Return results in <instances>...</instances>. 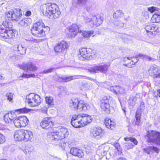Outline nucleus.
Returning a JSON list of instances; mask_svg holds the SVG:
<instances>
[{"label":"nucleus","mask_w":160,"mask_h":160,"mask_svg":"<svg viewBox=\"0 0 160 160\" xmlns=\"http://www.w3.org/2000/svg\"><path fill=\"white\" fill-rule=\"evenodd\" d=\"M40 8L43 14L51 19L58 18L61 14L58 6L56 4L48 3L41 5Z\"/></svg>","instance_id":"obj_1"},{"label":"nucleus","mask_w":160,"mask_h":160,"mask_svg":"<svg viewBox=\"0 0 160 160\" xmlns=\"http://www.w3.org/2000/svg\"><path fill=\"white\" fill-rule=\"evenodd\" d=\"M68 134L66 128L59 127L54 128L52 131L48 133V136L52 141H57L64 138Z\"/></svg>","instance_id":"obj_2"},{"label":"nucleus","mask_w":160,"mask_h":160,"mask_svg":"<svg viewBox=\"0 0 160 160\" xmlns=\"http://www.w3.org/2000/svg\"><path fill=\"white\" fill-rule=\"evenodd\" d=\"M145 137L148 142L160 145V132L153 130L148 132Z\"/></svg>","instance_id":"obj_3"},{"label":"nucleus","mask_w":160,"mask_h":160,"mask_svg":"<svg viewBox=\"0 0 160 160\" xmlns=\"http://www.w3.org/2000/svg\"><path fill=\"white\" fill-rule=\"evenodd\" d=\"M92 52V50L90 48H81L79 49L78 58L80 60L82 61L91 59L93 55Z\"/></svg>","instance_id":"obj_4"},{"label":"nucleus","mask_w":160,"mask_h":160,"mask_svg":"<svg viewBox=\"0 0 160 160\" xmlns=\"http://www.w3.org/2000/svg\"><path fill=\"white\" fill-rule=\"evenodd\" d=\"M22 17L21 11L19 8L12 10L6 13V17L10 21H18Z\"/></svg>","instance_id":"obj_5"},{"label":"nucleus","mask_w":160,"mask_h":160,"mask_svg":"<svg viewBox=\"0 0 160 160\" xmlns=\"http://www.w3.org/2000/svg\"><path fill=\"white\" fill-rule=\"evenodd\" d=\"M15 33L12 30L5 29L2 26L0 27V37L2 40L10 39L14 38Z\"/></svg>","instance_id":"obj_6"},{"label":"nucleus","mask_w":160,"mask_h":160,"mask_svg":"<svg viewBox=\"0 0 160 160\" xmlns=\"http://www.w3.org/2000/svg\"><path fill=\"white\" fill-rule=\"evenodd\" d=\"M28 102L29 106L36 107L39 105L41 102V99L39 95L34 93H30L27 96Z\"/></svg>","instance_id":"obj_7"},{"label":"nucleus","mask_w":160,"mask_h":160,"mask_svg":"<svg viewBox=\"0 0 160 160\" xmlns=\"http://www.w3.org/2000/svg\"><path fill=\"white\" fill-rule=\"evenodd\" d=\"M18 67L28 73L35 72L38 69L37 67L31 62L27 64L23 63L22 65H18Z\"/></svg>","instance_id":"obj_8"},{"label":"nucleus","mask_w":160,"mask_h":160,"mask_svg":"<svg viewBox=\"0 0 160 160\" xmlns=\"http://www.w3.org/2000/svg\"><path fill=\"white\" fill-rule=\"evenodd\" d=\"M68 48L67 42L64 41L58 42L54 47V50L57 53H64Z\"/></svg>","instance_id":"obj_9"},{"label":"nucleus","mask_w":160,"mask_h":160,"mask_svg":"<svg viewBox=\"0 0 160 160\" xmlns=\"http://www.w3.org/2000/svg\"><path fill=\"white\" fill-rule=\"evenodd\" d=\"M81 26L73 24L70 26L68 28L69 35L71 38H74L78 33L82 32Z\"/></svg>","instance_id":"obj_10"},{"label":"nucleus","mask_w":160,"mask_h":160,"mask_svg":"<svg viewBox=\"0 0 160 160\" xmlns=\"http://www.w3.org/2000/svg\"><path fill=\"white\" fill-rule=\"evenodd\" d=\"M90 134L92 137L99 139L103 137L104 132L101 128H95L91 130Z\"/></svg>","instance_id":"obj_11"},{"label":"nucleus","mask_w":160,"mask_h":160,"mask_svg":"<svg viewBox=\"0 0 160 160\" xmlns=\"http://www.w3.org/2000/svg\"><path fill=\"white\" fill-rule=\"evenodd\" d=\"M109 66L108 65L104 64L99 66H95L90 68L89 70L91 72H93L96 73L100 72L105 73L108 72Z\"/></svg>","instance_id":"obj_12"},{"label":"nucleus","mask_w":160,"mask_h":160,"mask_svg":"<svg viewBox=\"0 0 160 160\" xmlns=\"http://www.w3.org/2000/svg\"><path fill=\"white\" fill-rule=\"evenodd\" d=\"M138 57L141 58L145 60H147L148 61L151 60L153 61L155 60V59L154 58H152L148 56L140 53L138 55H136L135 58H132V61L130 62V65H129L128 63L127 65H125L129 66L132 65L136 63H137L138 60Z\"/></svg>","instance_id":"obj_13"},{"label":"nucleus","mask_w":160,"mask_h":160,"mask_svg":"<svg viewBox=\"0 0 160 160\" xmlns=\"http://www.w3.org/2000/svg\"><path fill=\"white\" fill-rule=\"evenodd\" d=\"M145 29L147 32V35L149 37L152 38L155 36V32L156 29L154 25L148 23L145 25Z\"/></svg>","instance_id":"obj_14"},{"label":"nucleus","mask_w":160,"mask_h":160,"mask_svg":"<svg viewBox=\"0 0 160 160\" xmlns=\"http://www.w3.org/2000/svg\"><path fill=\"white\" fill-rule=\"evenodd\" d=\"M79 117L81 120L82 126L84 127L90 123L92 120V118L91 116L84 113H81L79 114Z\"/></svg>","instance_id":"obj_15"},{"label":"nucleus","mask_w":160,"mask_h":160,"mask_svg":"<svg viewBox=\"0 0 160 160\" xmlns=\"http://www.w3.org/2000/svg\"><path fill=\"white\" fill-rule=\"evenodd\" d=\"M79 114L73 116L71 121L72 125L75 128H78L82 126V124Z\"/></svg>","instance_id":"obj_16"},{"label":"nucleus","mask_w":160,"mask_h":160,"mask_svg":"<svg viewBox=\"0 0 160 160\" xmlns=\"http://www.w3.org/2000/svg\"><path fill=\"white\" fill-rule=\"evenodd\" d=\"M53 122L51 118H45L43 119L41 122L40 125L42 127L45 129H48L53 126Z\"/></svg>","instance_id":"obj_17"},{"label":"nucleus","mask_w":160,"mask_h":160,"mask_svg":"<svg viewBox=\"0 0 160 160\" xmlns=\"http://www.w3.org/2000/svg\"><path fill=\"white\" fill-rule=\"evenodd\" d=\"M144 104L142 102L141 104L140 108H138L136 113V122L135 124L138 126H139L141 122L140 118L141 116V113L144 109Z\"/></svg>","instance_id":"obj_18"},{"label":"nucleus","mask_w":160,"mask_h":160,"mask_svg":"<svg viewBox=\"0 0 160 160\" xmlns=\"http://www.w3.org/2000/svg\"><path fill=\"white\" fill-rule=\"evenodd\" d=\"M14 49L18 54L23 55L26 53L27 48L24 45L20 44L15 45Z\"/></svg>","instance_id":"obj_19"},{"label":"nucleus","mask_w":160,"mask_h":160,"mask_svg":"<svg viewBox=\"0 0 160 160\" xmlns=\"http://www.w3.org/2000/svg\"><path fill=\"white\" fill-rule=\"evenodd\" d=\"M70 153L72 155L79 158H82L84 156V153L82 150L77 148H72L70 150Z\"/></svg>","instance_id":"obj_20"},{"label":"nucleus","mask_w":160,"mask_h":160,"mask_svg":"<svg viewBox=\"0 0 160 160\" xmlns=\"http://www.w3.org/2000/svg\"><path fill=\"white\" fill-rule=\"evenodd\" d=\"M31 32L34 36L38 37H42L45 35V32L43 28H32Z\"/></svg>","instance_id":"obj_21"},{"label":"nucleus","mask_w":160,"mask_h":160,"mask_svg":"<svg viewBox=\"0 0 160 160\" xmlns=\"http://www.w3.org/2000/svg\"><path fill=\"white\" fill-rule=\"evenodd\" d=\"M148 72L150 75L154 78H160V72H158V68L154 66H151L148 70Z\"/></svg>","instance_id":"obj_22"},{"label":"nucleus","mask_w":160,"mask_h":160,"mask_svg":"<svg viewBox=\"0 0 160 160\" xmlns=\"http://www.w3.org/2000/svg\"><path fill=\"white\" fill-rule=\"evenodd\" d=\"M83 77L84 76L80 75H74L68 77H63L62 78H59L58 80L59 81H62L63 82H68L75 79L81 78Z\"/></svg>","instance_id":"obj_23"},{"label":"nucleus","mask_w":160,"mask_h":160,"mask_svg":"<svg viewBox=\"0 0 160 160\" xmlns=\"http://www.w3.org/2000/svg\"><path fill=\"white\" fill-rule=\"evenodd\" d=\"M16 117L14 112H11L6 113L4 116V120L7 123H8L12 120H14Z\"/></svg>","instance_id":"obj_24"},{"label":"nucleus","mask_w":160,"mask_h":160,"mask_svg":"<svg viewBox=\"0 0 160 160\" xmlns=\"http://www.w3.org/2000/svg\"><path fill=\"white\" fill-rule=\"evenodd\" d=\"M110 89L111 90L116 94H123L126 92L125 89L120 86H116L114 87H112Z\"/></svg>","instance_id":"obj_25"},{"label":"nucleus","mask_w":160,"mask_h":160,"mask_svg":"<svg viewBox=\"0 0 160 160\" xmlns=\"http://www.w3.org/2000/svg\"><path fill=\"white\" fill-rule=\"evenodd\" d=\"M16 140L24 141V130H20L16 131L14 134Z\"/></svg>","instance_id":"obj_26"},{"label":"nucleus","mask_w":160,"mask_h":160,"mask_svg":"<svg viewBox=\"0 0 160 160\" xmlns=\"http://www.w3.org/2000/svg\"><path fill=\"white\" fill-rule=\"evenodd\" d=\"M102 20L101 17L96 16H93L92 19V25L90 24L92 26H98L102 24Z\"/></svg>","instance_id":"obj_27"},{"label":"nucleus","mask_w":160,"mask_h":160,"mask_svg":"<svg viewBox=\"0 0 160 160\" xmlns=\"http://www.w3.org/2000/svg\"><path fill=\"white\" fill-rule=\"evenodd\" d=\"M78 104L77 110L80 111L82 110L86 111L90 108V106L88 104H86L83 101H79Z\"/></svg>","instance_id":"obj_28"},{"label":"nucleus","mask_w":160,"mask_h":160,"mask_svg":"<svg viewBox=\"0 0 160 160\" xmlns=\"http://www.w3.org/2000/svg\"><path fill=\"white\" fill-rule=\"evenodd\" d=\"M33 137L32 132L29 130H24V141L27 142L31 140Z\"/></svg>","instance_id":"obj_29"},{"label":"nucleus","mask_w":160,"mask_h":160,"mask_svg":"<svg viewBox=\"0 0 160 160\" xmlns=\"http://www.w3.org/2000/svg\"><path fill=\"white\" fill-rule=\"evenodd\" d=\"M104 123L106 127L111 129H113L115 126V123L109 118H106L104 121Z\"/></svg>","instance_id":"obj_30"},{"label":"nucleus","mask_w":160,"mask_h":160,"mask_svg":"<svg viewBox=\"0 0 160 160\" xmlns=\"http://www.w3.org/2000/svg\"><path fill=\"white\" fill-rule=\"evenodd\" d=\"M79 103V100L77 99H72L69 102V106L73 110H76L77 109L78 105Z\"/></svg>","instance_id":"obj_31"},{"label":"nucleus","mask_w":160,"mask_h":160,"mask_svg":"<svg viewBox=\"0 0 160 160\" xmlns=\"http://www.w3.org/2000/svg\"><path fill=\"white\" fill-rule=\"evenodd\" d=\"M32 23V20L29 18H24L20 20L19 24L22 26L26 27Z\"/></svg>","instance_id":"obj_32"},{"label":"nucleus","mask_w":160,"mask_h":160,"mask_svg":"<svg viewBox=\"0 0 160 160\" xmlns=\"http://www.w3.org/2000/svg\"><path fill=\"white\" fill-rule=\"evenodd\" d=\"M20 123H21V126L22 127H24L26 126L29 123V121L25 116H22L19 117Z\"/></svg>","instance_id":"obj_33"},{"label":"nucleus","mask_w":160,"mask_h":160,"mask_svg":"<svg viewBox=\"0 0 160 160\" xmlns=\"http://www.w3.org/2000/svg\"><path fill=\"white\" fill-rule=\"evenodd\" d=\"M5 20L3 22L2 26H1H1L2 28H3L2 26H4L5 28V29H9L12 28V25L11 22L12 21L8 20V18H6V16H5Z\"/></svg>","instance_id":"obj_34"},{"label":"nucleus","mask_w":160,"mask_h":160,"mask_svg":"<svg viewBox=\"0 0 160 160\" xmlns=\"http://www.w3.org/2000/svg\"><path fill=\"white\" fill-rule=\"evenodd\" d=\"M45 28V25L42 21H37L33 24V27L32 28Z\"/></svg>","instance_id":"obj_35"},{"label":"nucleus","mask_w":160,"mask_h":160,"mask_svg":"<svg viewBox=\"0 0 160 160\" xmlns=\"http://www.w3.org/2000/svg\"><path fill=\"white\" fill-rule=\"evenodd\" d=\"M45 101L47 104L46 105L48 107H52L53 105L54 102L53 98L51 97H45Z\"/></svg>","instance_id":"obj_36"},{"label":"nucleus","mask_w":160,"mask_h":160,"mask_svg":"<svg viewBox=\"0 0 160 160\" xmlns=\"http://www.w3.org/2000/svg\"><path fill=\"white\" fill-rule=\"evenodd\" d=\"M82 32L80 33H82L83 36L85 38H89L91 36L94 32L92 30L84 31L82 30Z\"/></svg>","instance_id":"obj_37"},{"label":"nucleus","mask_w":160,"mask_h":160,"mask_svg":"<svg viewBox=\"0 0 160 160\" xmlns=\"http://www.w3.org/2000/svg\"><path fill=\"white\" fill-rule=\"evenodd\" d=\"M123 15V13L122 11L121 10H118L117 11L113 14V16L114 18L117 19L119 18L122 17Z\"/></svg>","instance_id":"obj_38"},{"label":"nucleus","mask_w":160,"mask_h":160,"mask_svg":"<svg viewBox=\"0 0 160 160\" xmlns=\"http://www.w3.org/2000/svg\"><path fill=\"white\" fill-rule=\"evenodd\" d=\"M101 103H102V107H104V105H106L108 107V104H109L108 97L107 96L103 97L101 100Z\"/></svg>","instance_id":"obj_39"},{"label":"nucleus","mask_w":160,"mask_h":160,"mask_svg":"<svg viewBox=\"0 0 160 160\" xmlns=\"http://www.w3.org/2000/svg\"><path fill=\"white\" fill-rule=\"evenodd\" d=\"M151 20L153 23L159 22H160V15L154 14L153 15Z\"/></svg>","instance_id":"obj_40"},{"label":"nucleus","mask_w":160,"mask_h":160,"mask_svg":"<svg viewBox=\"0 0 160 160\" xmlns=\"http://www.w3.org/2000/svg\"><path fill=\"white\" fill-rule=\"evenodd\" d=\"M33 148L32 147H27L23 150L24 152L27 156H29L32 153Z\"/></svg>","instance_id":"obj_41"},{"label":"nucleus","mask_w":160,"mask_h":160,"mask_svg":"<svg viewBox=\"0 0 160 160\" xmlns=\"http://www.w3.org/2000/svg\"><path fill=\"white\" fill-rule=\"evenodd\" d=\"M124 139L126 141H130L131 142H133L135 145H137L138 144V142L136 139L134 138L127 137L125 138Z\"/></svg>","instance_id":"obj_42"},{"label":"nucleus","mask_w":160,"mask_h":160,"mask_svg":"<svg viewBox=\"0 0 160 160\" xmlns=\"http://www.w3.org/2000/svg\"><path fill=\"white\" fill-rule=\"evenodd\" d=\"M31 110L27 108H22L18 109L15 110L16 112H18L19 113H28L31 111Z\"/></svg>","instance_id":"obj_43"},{"label":"nucleus","mask_w":160,"mask_h":160,"mask_svg":"<svg viewBox=\"0 0 160 160\" xmlns=\"http://www.w3.org/2000/svg\"><path fill=\"white\" fill-rule=\"evenodd\" d=\"M100 106L101 108L106 112L108 114H109L110 113V106L109 104H108V107L107 105H104V107H102V103H101Z\"/></svg>","instance_id":"obj_44"},{"label":"nucleus","mask_w":160,"mask_h":160,"mask_svg":"<svg viewBox=\"0 0 160 160\" xmlns=\"http://www.w3.org/2000/svg\"><path fill=\"white\" fill-rule=\"evenodd\" d=\"M13 93L8 92L6 94L5 96L8 100L12 102L13 98Z\"/></svg>","instance_id":"obj_45"},{"label":"nucleus","mask_w":160,"mask_h":160,"mask_svg":"<svg viewBox=\"0 0 160 160\" xmlns=\"http://www.w3.org/2000/svg\"><path fill=\"white\" fill-rule=\"evenodd\" d=\"M13 123L15 126L17 128H19L22 127L19 117L16 118L14 120Z\"/></svg>","instance_id":"obj_46"},{"label":"nucleus","mask_w":160,"mask_h":160,"mask_svg":"<svg viewBox=\"0 0 160 160\" xmlns=\"http://www.w3.org/2000/svg\"><path fill=\"white\" fill-rule=\"evenodd\" d=\"M49 108L48 106H47L46 105H43L41 107L40 109H39V111L42 113L46 114L47 113V110Z\"/></svg>","instance_id":"obj_47"},{"label":"nucleus","mask_w":160,"mask_h":160,"mask_svg":"<svg viewBox=\"0 0 160 160\" xmlns=\"http://www.w3.org/2000/svg\"><path fill=\"white\" fill-rule=\"evenodd\" d=\"M124 148L126 150H128L133 148L134 145L130 142L124 143Z\"/></svg>","instance_id":"obj_48"},{"label":"nucleus","mask_w":160,"mask_h":160,"mask_svg":"<svg viewBox=\"0 0 160 160\" xmlns=\"http://www.w3.org/2000/svg\"><path fill=\"white\" fill-rule=\"evenodd\" d=\"M114 24L120 28H122L123 27L124 23L121 21L117 20L114 22Z\"/></svg>","instance_id":"obj_49"},{"label":"nucleus","mask_w":160,"mask_h":160,"mask_svg":"<svg viewBox=\"0 0 160 160\" xmlns=\"http://www.w3.org/2000/svg\"><path fill=\"white\" fill-rule=\"evenodd\" d=\"M35 75L34 74H24L23 73L22 76V77L23 78H30L31 77L32 78H35Z\"/></svg>","instance_id":"obj_50"},{"label":"nucleus","mask_w":160,"mask_h":160,"mask_svg":"<svg viewBox=\"0 0 160 160\" xmlns=\"http://www.w3.org/2000/svg\"><path fill=\"white\" fill-rule=\"evenodd\" d=\"M88 0H77V2L78 4L81 6L85 5Z\"/></svg>","instance_id":"obj_51"},{"label":"nucleus","mask_w":160,"mask_h":160,"mask_svg":"<svg viewBox=\"0 0 160 160\" xmlns=\"http://www.w3.org/2000/svg\"><path fill=\"white\" fill-rule=\"evenodd\" d=\"M152 152H156L158 153L160 151V149L157 147L154 146H151Z\"/></svg>","instance_id":"obj_52"},{"label":"nucleus","mask_w":160,"mask_h":160,"mask_svg":"<svg viewBox=\"0 0 160 160\" xmlns=\"http://www.w3.org/2000/svg\"><path fill=\"white\" fill-rule=\"evenodd\" d=\"M148 10L151 13H153L158 10V8L156 7H152L148 8Z\"/></svg>","instance_id":"obj_53"},{"label":"nucleus","mask_w":160,"mask_h":160,"mask_svg":"<svg viewBox=\"0 0 160 160\" xmlns=\"http://www.w3.org/2000/svg\"><path fill=\"white\" fill-rule=\"evenodd\" d=\"M151 148V146L148 147L146 148H144L143 150L146 153L149 154H150V152H152Z\"/></svg>","instance_id":"obj_54"},{"label":"nucleus","mask_w":160,"mask_h":160,"mask_svg":"<svg viewBox=\"0 0 160 160\" xmlns=\"http://www.w3.org/2000/svg\"><path fill=\"white\" fill-rule=\"evenodd\" d=\"M5 141L4 136L0 132V144L3 143Z\"/></svg>","instance_id":"obj_55"},{"label":"nucleus","mask_w":160,"mask_h":160,"mask_svg":"<svg viewBox=\"0 0 160 160\" xmlns=\"http://www.w3.org/2000/svg\"><path fill=\"white\" fill-rule=\"evenodd\" d=\"M153 96L155 97L158 96L160 97V89L157 90L155 91L154 93Z\"/></svg>","instance_id":"obj_56"},{"label":"nucleus","mask_w":160,"mask_h":160,"mask_svg":"<svg viewBox=\"0 0 160 160\" xmlns=\"http://www.w3.org/2000/svg\"><path fill=\"white\" fill-rule=\"evenodd\" d=\"M53 70V68H50L49 69H48L47 70H44L43 72H41V73H48L50 72H52V70Z\"/></svg>","instance_id":"obj_57"},{"label":"nucleus","mask_w":160,"mask_h":160,"mask_svg":"<svg viewBox=\"0 0 160 160\" xmlns=\"http://www.w3.org/2000/svg\"><path fill=\"white\" fill-rule=\"evenodd\" d=\"M88 85L87 83H85L82 84V89L84 90H86L88 88Z\"/></svg>","instance_id":"obj_58"},{"label":"nucleus","mask_w":160,"mask_h":160,"mask_svg":"<svg viewBox=\"0 0 160 160\" xmlns=\"http://www.w3.org/2000/svg\"><path fill=\"white\" fill-rule=\"evenodd\" d=\"M114 146L116 149L118 151L120 149V145L118 143H116L114 144Z\"/></svg>","instance_id":"obj_59"},{"label":"nucleus","mask_w":160,"mask_h":160,"mask_svg":"<svg viewBox=\"0 0 160 160\" xmlns=\"http://www.w3.org/2000/svg\"><path fill=\"white\" fill-rule=\"evenodd\" d=\"M85 22H89L92 24V19L88 18H84Z\"/></svg>","instance_id":"obj_60"},{"label":"nucleus","mask_w":160,"mask_h":160,"mask_svg":"<svg viewBox=\"0 0 160 160\" xmlns=\"http://www.w3.org/2000/svg\"><path fill=\"white\" fill-rule=\"evenodd\" d=\"M55 79L57 81L59 82H62V81H59V78H62V77H60L58 75H56L55 76Z\"/></svg>","instance_id":"obj_61"},{"label":"nucleus","mask_w":160,"mask_h":160,"mask_svg":"<svg viewBox=\"0 0 160 160\" xmlns=\"http://www.w3.org/2000/svg\"><path fill=\"white\" fill-rule=\"evenodd\" d=\"M31 14V12L30 11H28L27 12H26L25 13V15L27 16H30Z\"/></svg>","instance_id":"obj_62"},{"label":"nucleus","mask_w":160,"mask_h":160,"mask_svg":"<svg viewBox=\"0 0 160 160\" xmlns=\"http://www.w3.org/2000/svg\"><path fill=\"white\" fill-rule=\"evenodd\" d=\"M116 160H127V159L123 157H118L116 158Z\"/></svg>","instance_id":"obj_63"},{"label":"nucleus","mask_w":160,"mask_h":160,"mask_svg":"<svg viewBox=\"0 0 160 160\" xmlns=\"http://www.w3.org/2000/svg\"><path fill=\"white\" fill-rule=\"evenodd\" d=\"M129 58V57H127V58H124V60L125 61H127V60H130L131 58Z\"/></svg>","instance_id":"obj_64"}]
</instances>
